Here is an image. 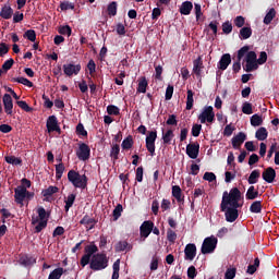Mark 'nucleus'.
Instances as JSON below:
<instances>
[{
    "label": "nucleus",
    "mask_w": 279,
    "mask_h": 279,
    "mask_svg": "<svg viewBox=\"0 0 279 279\" xmlns=\"http://www.w3.org/2000/svg\"><path fill=\"white\" fill-rule=\"evenodd\" d=\"M241 198L242 192L239 187H232L230 192H223L220 211H225L227 222H235L238 220L240 216L239 209L243 207L242 203H240Z\"/></svg>",
    "instance_id": "obj_1"
},
{
    "label": "nucleus",
    "mask_w": 279,
    "mask_h": 279,
    "mask_svg": "<svg viewBox=\"0 0 279 279\" xmlns=\"http://www.w3.org/2000/svg\"><path fill=\"white\" fill-rule=\"evenodd\" d=\"M68 181L72 183L74 187L86 190L88 185V177L86 174H80L76 170H69Z\"/></svg>",
    "instance_id": "obj_2"
},
{
    "label": "nucleus",
    "mask_w": 279,
    "mask_h": 279,
    "mask_svg": "<svg viewBox=\"0 0 279 279\" xmlns=\"http://www.w3.org/2000/svg\"><path fill=\"white\" fill-rule=\"evenodd\" d=\"M109 259L106 253H98L96 251L95 255H93L90 260V269L92 270H105L108 268Z\"/></svg>",
    "instance_id": "obj_3"
},
{
    "label": "nucleus",
    "mask_w": 279,
    "mask_h": 279,
    "mask_svg": "<svg viewBox=\"0 0 279 279\" xmlns=\"http://www.w3.org/2000/svg\"><path fill=\"white\" fill-rule=\"evenodd\" d=\"M85 253L84 255L81 257L80 264L83 268H85V266H88V264H92V259L95 255V253H97V251H99L98 246H96V244H87V246H85L84 248Z\"/></svg>",
    "instance_id": "obj_4"
},
{
    "label": "nucleus",
    "mask_w": 279,
    "mask_h": 279,
    "mask_svg": "<svg viewBox=\"0 0 279 279\" xmlns=\"http://www.w3.org/2000/svg\"><path fill=\"white\" fill-rule=\"evenodd\" d=\"M218 244V238L211 235L209 238H205L202 244V253L203 255H208L210 253H215Z\"/></svg>",
    "instance_id": "obj_5"
},
{
    "label": "nucleus",
    "mask_w": 279,
    "mask_h": 279,
    "mask_svg": "<svg viewBox=\"0 0 279 279\" xmlns=\"http://www.w3.org/2000/svg\"><path fill=\"white\" fill-rule=\"evenodd\" d=\"M92 156V149L88 144L82 143L78 145V149L76 150V157L80 161H88Z\"/></svg>",
    "instance_id": "obj_6"
},
{
    "label": "nucleus",
    "mask_w": 279,
    "mask_h": 279,
    "mask_svg": "<svg viewBox=\"0 0 279 279\" xmlns=\"http://www.w3.org/2000/svg\"><path fill=\"white\" fill-rule=\"evenodd\" d=\"M198 120L202 124H206V122L213 124V122H215L214 107H205V109H203V112L198 116Z\"/></svg>",
    "instance_id": "obj_7"
},
{
    "label": "nucleus",
    "mask_w": 279,
    "mask_h": 279,
    "mask_svg": "<svg viewBox=\"0 0 279 279\" xmlns=\"http://www.w3.org/2000/svg\"><path fill=\"white\" fill-rule=\"evenodd\" d=\"M157 137H158L157 131H149L146 137V148L151 157L155 156Z\"/></svg>",
    "instance_id": "obj_8"
},
{
    "label": "nucleus",
    "mask_w": 279,
    "mask_h": 279,
    "mask_svg": "<svg viewBox=\"0 0 279 279\" xmlns=\"http://www.w3.org/2000/svg\"><path fill=\"white\" fill-rule=\"evenodd\" d=\"M14 192H15L14 194L15 203H17V205H21L23 207L24 201L25 198H27V194H29L28 190H26V187H24L22 183V185H17V187H15Z\"/></svg>",
    "instance_id": "obj_9"
},
{
    "label": "nucleus",
    "mask_w": 279,
    "mask_h": 279,
    "mask_svg": "<svg viewBox=\"0 0 279 279\" xmlns=\"http://www.w3.org/2000/svg\"><path fill=\"white\" fill-rule=\"evenodd\" d=\"M154 229V222L151 220H145L140 227V235L144 240L148 238Z\"/></svg>",
    "instance_id": "obj_10"
},
{
    "label": "nucleus",
    "mask_w": 279,
    "mask_h": 279,
    "mask_svg": "<svg viewBox=\"0 0 279 279\" xmlns=\"http://www.w3.org/2000/svg\"><path fill=\"white\" fill-rule=\"evenodd\" d=\"M46 126H47L48 133H53L54 131L56 133H61V128L59 126L57 116H49L46 122Z\"/></svg>",
    "instance_id": "obj_11"
},
{
    "label": "nucleus",
    "mask_w": 279,
    "mask_h": 279,
    "mask_svg": "<svg viewBox=\"0 0 279 279\" xmlns=\"http://www.w3.org/2000/svg\"><path fill=\"white\" fill-rule=\"evenodd\" d=\"M2 102L4 105V112L7 116H12L13 114V98L11 94H4L2 98Z\"/></svg>",
    "instance_id": "obj_12"
},
{
    "label": "nucleus",
    "mask_w": 279,
    "mask_h": 279,
    "mask_svg": "<svg viewBox=\"0 0 279 279\" xmlns=\"http://www.w3.org/2000/svg\"><path fill=\"white\" fill-rule=\"evenodd\" d=\"M262 178L266 183H274L277 178V172L275 168H266V170L263 171Z\"/></svg>",
    "instance_id": "obj_13"
},
{
    "label": "nucleus",
    "mask_w": 279,
    "mask_h": 279,
    "mask_svg": "<svg viewBox=\"0 0 279 279\" xmlns=\"http://www.w3.org/2000/svg\"><path fill=\"white\" fill-rule=\"evenodd\" d=\"M247 135L245 133H238L232 140L231 144L235 150H240L242 144L246 142Z\"/></svg>",
    "instance_id": "obj_14"
},
{
    "label": "nucleus",
    "mask_w": 279,
    "mask_h": 279,
    "mask_svg": "<svg viewBox=\"0 0 279 279\" xmlns=\"http://www.w3.org/2000/svg\"><path fill=\"white\" fill-rule=\"evenodd\" d=\"M63 71L65 75H78L80 71H82V65L81 63H77V65L66 63V65H63Z\"/></svg>",
    "instance_id": "obj_15"
},
{
    "label": "nucleus",
    "mask_w": 279,
    "mask_h": 279,
    "mask_svg": "<svg viewBox=\"0 0 279 279\" xmlns=\"http://www.w3.org/2000/svg\"><path fill=\"white\" fill-rule=\"evenodd\" d=\"M185 259L193 262L197 255L196 244H186L184 248Z\"/></svg>",
    "instance_id": "obj_16"
},
{
    "label": "nucleus",
    "mask_w": 279,
    "mask_h": 279,
    "mask_svg": "<svg viewBox=\"0 0 279 279\" xmlns=\"http://www.w3.org/2000/svg\"><path fill=\"white\" fill-rule=\"evenodd\" d=\"M199 144H187L186 146V155L191 158V159H197L198 155H199Z\"/></svg>",
    "instance_id": "obj_17"
},
{
    "label": "nucleus",
    "mask_w": 279,
    "mask_h": 279,
    "mask_svg": "<svg viewBox=\"0 0 279 279\" xmlns=\"http://www.w3.org/2000/svg\"><path fill=\"white\" fill-rule=\"evenodd\" d=\"M32 225L35 226L34 233H41V231H44V229L47 227V222H43L39 216L32 217Z\"/></svg>",
    "instance_id": "obj_18"
},
{
    "label": "nucleus",
    "mask_w": 279,
    "mask_h": 279,
    "mask_svg": "<svg viewBox=\"0 0 279 279\" xmlns=\"http://www.w3.org/2000/svg\"><path fill=\"white\" fill-rule=\"evenodd\" d=\"M231 62H232L231 53H222L220 61H218V69H221V71H226V69H228Z\"/></svg>",
    "instance_id": "obj_19"
},
{
    "label": "nucleus",
    "mask_w": 279,
    "mask_h": 279,
    "mask_svg": "<svg viewBox=\"0 0 279 279\" xmlns=\"http://www.w3.org/2000/svg\"><path fill=\"white\" fill-rule=\"evenodd\" d=\"M193 72L197 77H201L202 71L204 69L202 56H198V58L193 61Z\"/></svg>",
    "instance_id": "obj_20"
},
{
    "label": "nucleus",
    "mask_w": 279,
    "mask_h": 279,
    "mask_svg": "<svg viewBox=\"0 0 279 279\" xmlns=\"http://www.w3.org/2000/svg\"><path fill=\"white\" fill-rule=\"evenodd\" d=\"M38 218L43 222H46V227H48L49 218L51 216V211H47L45 207H38L37 209Z\"/></svg>",
    "instance_id": "obj_21"
},
{
    "label": "nucleus",
    "mask_w": 279,
    "mask_h": 279,
    "mask_svg": "<svg viewBox=\"0 0 279 279\" xmlns=\"http://www.w3.org/2000/svg\"><path fill=\"white\" fill-rule=\"evenodd\" d=\"M268 131L265 126H262L259 129H257L256 133H255V138L258 140V142L264 143L267 138H268Z\"/></svg>",
    "instance_id": "obj_22"
},
{
    "label": "nucleus",
    "mask_w": 279,
    "mask_h": 279,
    "mask_svg": "<svg viewBox=\"0 0 279 279\" xmlns=\"http://www.w3.org/2000/svg\"><path fill=\"white\" fill-rule=\"evenodd\" d=\"M117 253H122L123 251H132L133 245L125 240L120 241L114 246Z\"/></svg>",
    "instance_id": "obj_23"
},
{
    "label": "nucleus",
    "mask_w": 279,
    "mask_h": 279,
    "mask_svg": "<svg viewBox=\"0 0 279 279\" xmlns=\"http://www.w3.org/2000/svg\"><path fill=\"white\" fill-rule=\"evenodd\" d=\"M121 153V146L120 144H117L113 140V143L111 145V150H110V157L113 161L119 160V155Z\"/></svg>",
    "instance_id": "obj_24"
},
{
    "label": "nucleus",
    "mask_w": 279,
    "mask_h": 279,
    "mask_svg": "<svg viewBox=\"0 0 279 279\" xmlns=\"http://www.w3.org/2000/svg\"><path fill=\"white\" fill-rule=\"evenodd\" d=\"M258 190H255V186L253 184H250V187L247 189L246 192V201H255L256 198H258Z\"/></svg>",
    "instance_id": "obj_25"
},
{
    "label": "nucleus",
    "mask_w": 279,
    "mask_h": 279,
    "mask_svg": "<svg viewBox=\"0 0 279 279\" xmlns=\"http://www.w3.org/2000/svg\"><path fill=\"white\" fill-rule=\"evenodd\" d=\"M260 179V170H253L247 179V183L255 186L256 183H258Z\"/></svg>",
    "instance_id": "obj_26"
},
{
    "label": "nucleus",
    "mask_w": 279,
    "mask_h": 279,
    "mask_svg": "<svg viewBox=\"0 0 279 279\" xmlns=\"http://www.w3.org/2000/svg\"><path fill=\"white\" fill-rule=\"evenodd\" d=\"M194 5L192 1H183V3L180 7V13L181 14H191Z\"/></svg>",
    "instance_id": "obj_27"
},
{
    "label": "nucleus",
    "mask_w": 279,
    "mask_h": 279,
    "mask_svg": "<svg viewBox=\"0 0 279 279\" xmlns=\"http://www.w3.org/2000/svg\"><path fill=\"white\" fill-rule=\"evenodd\" d=\"M172 196L177 199L178 203H182L184 201L180 185L172 186Z\"/></svg>",
    "instance_id": "obj_28"
},
{
    "label": "nucleus",
    "mask_w": 279,
    "mask_h": 279,
    "mask_svg": "<svg viewBox=\"0 0 279 279\" xmlns=\"http://www.w3.org/2000/svg\"><path fill=\"white\" fill-rule=\"evenodd\" d=\"M59 187L56 185H49L47 190H43L41 194L45 198H49L50 196H53V194H58Z\"/></svg>",
    "instance_id": "obj_29"
},
{
    "label": "nucleus",
    "mask_w": 279,
    "mask_h": 279,
    "mask_svg": "<svg viewBox=\"0 0 279 279\" xmlns=\"http://www.w3.org/2000/svg\"><path fill=\"white\" fill-rule=\"evenodd\" d=\"M13 14V8L11 5H3L0 10V16L2 19H11Z\"/></svg>",
    "instance_id": "obj_30"
},
{
    "label": "nucleus",
    "mask_w": 279,
    "mask_h": 279,
    "mask_svg": "<svg viewBox=\"0 0 279 279\" xmlns=\"http://www.w3.org/2000/svg\"><path fill=\"white\" fill-rule=\"evenodd\" d=\"M4 161L11 166H23V159L21 157L7 156L4 157Z\"/></svg>",
    "instance_id": "obj_31"
},
{
    "label": "nucleus",
    "mask_w": 279,
    "mask_h": 279,
    "mask_svg": "<svg viewBox=\"0 0 279 279\" xmlns=\"http://www.w3.org/2000/svg\"><path fill=\"white\" fill-rule=\"evenodd\" d=\"M20 264H22V266H33V264H36V259L29 255H22V257H20Z\"/></svg>",
    "instance_id": "obj_32"
},
{
    "label": "nucleus",
    "mask_w": 279,
    "mask_h": 279,
    "mask_svg": "<svg viewBox=\"0 0 279 279\" xmlns=\"http://www.w3.org/2000/svg\"><path fill=\"white\" fill-rule=\"evenodd\" d=\"M263 210V203L262 201H254L252 205L250 206V211L252 214H262Z\"/></svg>",
    "instance_id": "obj_33"
},
{
    "label": "nucleus",
    "mask_w": 279,
    "mask_h": 279,
    "mask_svg": "<svg viewBox=\"0 0 279 279\" xmlns=\"http://www.w3.org/2000/svg\"><path fill=\"white\" fill-rule=\"evenodd\" d=\"M112 270L113 272L111 279H119L121 270V259H116L112 266Z\"/></svg>",
    "instance_id": "obj_34"
},
{
    "label": "nucleus",
    "mask_w": 279,
    "mask_h": 279,
    "mask_svg": "<svg viewBox=\"0 0 279 279\" xmlns=\"http://www.w3.org/2000/svg\"><path fill=\"white\" fill-rule=\"evenodd\" d=\"M64 172H65V166H64L63 159H62L61 162L56 166V179H57V181H60V179H62Z\"/></svg>",
    "instance_id": "obj_35"
},
{
    "label": "nucleus",
    "mask_w": 279,
    "mask_h": 279,
    "mask_svg": "<svg viewBox=\"0 0 279 279\" xmlns=\"http://www.w3.org/2000/svg\"><path fill=\"white\" fill-rule=\"evenodd\" d=\"M276 14H277L276 8H270L264 16V23L266 25H269V23H271L272 19H275Z\"/></svg>",
    "instance_id": "obj_36"
},
{
    "label": "nucleus",
    "mask_w": 279,
    "mask_h": 279,
    "mask_svg": "<svg viewBox=\"0 0 279 279\" xmlns=\"http://www.w3.org/2000/svg\"><path fill=\"white\" fill-rule=\"evenodd\" d=\"M193 107H194V92H192V89H187L186 110L191 111Z\"/></svg>",
    "instance_id": "obj_37"
},
{
    "label": "nucleus",
    "mask_w": 279,
    "mask_h": 279,
    "mask_svg": "<svg viewBox=\"0 0 279 279\" xmlns=\"http://www.w3.org/2000/svg\"><path fill=\"white\" fill-rule=\"evenodd\" d=\"M252 34H253L252 27L242 25V28L240 29V38L241 39L250 38V36H252Z\"/></svg>",
    "instance_id": "obj_38"
},
{
    "label": "nucleus",
    "mask_w": 279,
    "mask_h": 279,
    "mask_svg": "<svg viewBox=\"0 0 279 279\" xmlns=\"http://www.w3.org/2000/svg\"><path fill=\"white\" fill-rule=\"evenodd\" d=\"M80 225H90L89 229H94L95 225H97V220L95 218H90V216L86 215L80 220Z\"/></svg>",
    "instance_id": "obj_39"
},
{
    "label": "nucleus",
    "mask_w": 279,
    "mask_h": 279,
    "mask_svg": "<svg viewBox=\"0 0 279 279\" xmlns=\"http://www.w3.org/2000/svg\"><path fill=\"white\" fill-rule=\"evenodd\" d=\"M134 146V141L132 135H129L128 137H125V140H123L122 142V149L123 150H131V148H133Z\"/></svg>",
    "instance_id": "obj_40"
},
{
    "label": "nucleus",
    "mask_w": 279,
    "mask_h": 279,
    "mask_svg": "<svg viewBox=\"0 0 279 279\" xmlns=\"http://www.w3.org/2000/svg\"><path fill=\"white\" fill-rule=\"evenodd\" d=\"M251 126H262L264 124V120L262 116H258V113H255L252 116L251 120Z\"/></svg>",
    "instance_id": "obj_41"
},
{
    "label": "nucleus",
    "mask_w": 279,
    "mask_h": 279,
    "mask_svg": "<svg viewBox=\"0 0 279 279\" xmlns=\"http://www.w3.org/2000/svg\"><path fill=\"white\" fill-rule=\"evenodd\" d=\"M75 201H76V194H69V196L65 201V205H64L65 211H70V209H71V207H73Z\"/></svg>",
    "instance_id": "obj_42"
},
{
    "label": "nucleus",
    "mask_w": 279,
    "mask_h": 279,
    "mask_svg": "<svg viewBox=\"0 0 279 279\" xmlns=\"http://www.w3.org/2000/svg\"><path fill=\"white\" fill-rule=\"evenodd\" d=\"M63 272H64V268H54V270H52L49 274L48 279H61Z\"/></svg>",
    "instance_id": "obj_43"
},
{
    "label": "nucleus",
    "mask_w": 279,
    "mask_h": 279,
    "mask_svg": "<svg viewBox=\"0 0 279 279\" xmlns=\"http://www.w3.org/2000/svg\"><path fill=\"white\" fill-rule=\"evenodd\" d=\"M147 86H148V81L146 76H143V78H141V81L138 82L137 93H146Z\"/></svg>",
    "instance_id": "obj_44"
},
{
    "label": "nucleus",
    "mask_w": 279,
    "mask_h": 279,
    "mask_svg": "<svg viewBox=\"0 0 279 279\" xmlns=\"http://www.w3.org/2000/svg\"><path fill=\"white\" fill-rule=\"evenodd\" d=\"M107 12L110 16H116L118 12V3L117 1H111V3L107 7Z\"/></svg>",
    "instance_id": "obj_45"
},
{
    "label": "nucleus",
    "mask_w": 279,
    "mask_h": 279,
    "mask_svg": "<svg viewBox=\"0 0 279 279\" xmlns=\"http://www.w3.org/2000/svg\"><path fill=\"white\" fill-rule=\"evenodd\" d=\"M16 105L17 107H20V109H22L23 111H26V113H33L34 111L33 107H29L26 100H20L19 102H16Z\"/></svg>",
    "instance_id": "obj_46"
},
{
    "label": "nucleus",
    "mask_w": 279,
    "mask_h": 279,
    "mask_svg": "<svg viewBox=\"0 0 279 279\" xmlns=\"http://www.w3.org/2000/svg\"><path fill=\"white\" fill-rule=\"evenodd\" d=\"M172 137H174V133L173 131L170 129L169 131H167L165 133V131L162 130V140H163V144H170Z\"/></svg>",
    "instance_id": "obj_47"
},
{
    "label": "nucleus",
    "mask_w": 279,
    "mask_h": 279,
    "mask_svg": "<svg viewBox=\"0 0 279 279\" xmlns=\"http://www.w3.org/2000/svg\"><path fill=\"white\" fill-rule=\"evenodd\" d=\"M76 135H78V137H88V133H87L84 124H82V123L77 124Z\"/></svg>",
    "instance_id": "obj_48"
},
{
    "label": "nucleus",
    "mask_w": 279,
    "mask_h": 279,
    "mask_svg": "<svg viewBox=\"0 0 279 279\" xmlns=\"http://www.w3.org/2000/svg\"><path fill=\"white\" fill-rule=\"evenodd\" d=\"M123 213V205L119 204L112 211L113 220H119L121 218V214Z\"/></svg>",
    "instance_id": "obj_49"
},
{
    "label": "nucleus",
    "mask_w": 279,
    "mask_h": 279,
    "mask_svg": "<svg viewBox=\"0 0 279 279\" xmlns=\"http://www.w3.org/2000/svg\"><path fill=\"white\" fill-rule=\"evenodd\" d=\"M24 38H28V40L34 43L37 38L36 29H26V32H24Z\"/></svg>",
    "instance_id": "obj_50"
},
{
    "label": "nucleus",
    "mask_w": 279,
    "mask_h": 279,
    "mask_svg": "<svg viewBox=\"0 0 279 279\" xmlns=\"http://www.w3.org/2000/svg\"><path fill=\"white\" fill-rule=\"evenodd\" d=\"M11 82H20V84H24V86H34V83L32 81H28V78H24V76H20V78H11Z\"/></svg>",
    "instance_id": "obj_51"
},
{
    "label": "nucleus",
    "mask_w": 279,
    "mask_h": 279,
    "mask_svg": "<svg viewBox=\"0 0 279 279\" xmlns=\"http://www.w3.org/2000/svg\"><path fill=\"white\" fill-rule=\"evenodd\" d=\"M242 113L246 116H252L253 105L251 102H244V105L242 106Z\"/></svg>",
    "instance_id": "obj_52"
},
{
    "label": "nucleus",
    "mask_w": 279,
    "mask_h": 279,
    "mask_svg": "<svg viewBox=\"0 0 279 279\" xmlns=\"http://www.w3.org/2000/svg\"><path fill=\"white\" fill-rule=\"evenodd\" d=\"M107 113H109V116H120L121 111L119 107H116L114 105H109L107 107Z\"/></svg>",
    "instance_id": "obj_53"
},
{
    "label": "nucleus",
    "mask_w": 279,
    "mask_h": 279,
    "mask_svg": "<svg viewBox=\"0 0 279 279\" xmlns=\"http://www.w3.org/2000/svg\"><path fill=\"white\" fill-rule=\"evenodd\" d=\"M245 71H247V73H251V71H255V69H258V63L257 61H246V65H245Z\"/></svg>",
    "instance_id": "obj_54"
},
{
    "label": "nucleus",
    "mask_w": 279,
    "mask_h": 279,
    "mask_svg": "<svg viewBox=\"0 0 279 279\" xmlns=\"http://www.w3.org/2000/svg\"><path fill=\"white\" fill-rule=\"evenodd\" d=\"M60 8L61 10H74L75 3H73L72 1H61Z\"/></svg>",
    "instance_id": "obj_55"
},
{
    "label": "nucleus",
    "mask_w": 279,
    "mask_h": 279,
    "mask_svg": "<svg viewBox=\"0 0 279 279\" xmlns=\"http://www.w3.org/2000/svg\"><path fill=\"white\" fill-rule=\"evenodd\" d=\"M202 123L201 124H193V129H192V135L193 137H199L201 133H202Z\"/></svg>",
    "instance_id": "obj_56"
},
{
    "label": "nucleus",
    "mask_w": 279,
    "mask_h": 279,
    "mask_svg": "<svg viewBox=\"0 0 279 279\" xmlns=\"http://www.w3.org/2000/svg\"><path fill=\"white\" fill-rule=\"evenodd\" d=\"M250 49V45H244L243 47H241L239 50H238V58L241 62L242 58L245 56V53H247Z\"/></svg>",
    "instance_id": "obj_57"
},
{
    "label": "nucleus",
    "mask_w": 279,
    "mask_h": 279,
    "mask_svg": "<svg viewBox=\"0 0 279 279\" xmlns=\"http://www.w3.org/2000/svg\"><path fill=\"white\" fill-rule=\"evenodd\" d=\"M236 275V268H227L225 272V279H234Z\"/></svg>",
    "instance_id": "obj_58"
},
{
    "label": "nucleus",
    "mask_w": 279,
    "mask_h": 279,
    "mask_svg": "<svg viewBox=\"0 0 279 279\" xmlns=\"http://www.w3.org/2000/svg\"><path fill=\"white\" fill-rule=\"evenodd\" d=\"M232 29H233V25L230 21H225V23H222V32H225V34H230Z\"/></svg>",
    "instance_id": "obj_59"
},
{
    "label": "nucleus",
    "mask_w": 279,
    "mask_h": 279,
    "mask_svg": "<svg viewBox=\"0 0 279 279\" xmlns=\"http://www.w3.org/2000/svg\"><path fill=\"white\" fill-rule=\"evenodd\" d=\"M59 32H60V34H68V36H71V34H72V27H71V25H61L60 27H59Z\"/></svg>",
    "instance_id": "obj_60"
},
{
    "label": "nucleus",
    "mask_w": 279,
    "mask_h": 279,
    "mask_svg": "<svg viewBox=\"0 0 279 279\" xmlns=\"http://www.w3.org/2000/svg\"><path fill=\"white\" fill-rule=\"evenodd\" d=\"M204 181H208L209 183H213L216 181L217 177L214 172H205L203 175Z\"/></svg>",
    "instance_id": "obj_61"
},
{
    "label": "nucleus",
    "mask_w": 279,
    "mask_h": 279,
    "mask_svg": "<svg viewBox=\"0 0 279 279\" xmlns=\"http://www.w3.org/2000/svg\"><path fill=\"white\" fill-rule=\"evenodd\" d=\"M14 64V59H8V61H4L2 69L4 71V73H8V71H10V69H12Z\"/></svg>",
    "instance_id": "obj_62"
},
{
    "label": "nucleus",
    "mask_w": 279,
    "mask_h": 279,
    "mask_svg": "<svg viewBox=\"0 0 279 279\" xmlns=\"http://www.w3.org/2000/svg\"><path fill=\"white\" fill-rule=\"evenodd\" d=\"M167 238H168L169 242H175L178 235H177L175 231H173L172 229H168Z\"/></svg>",
    "instance_id": "obj_63"
},
{
    "label": "nucleus",
    "mask_w": 279,
    "mask_h": 279,
    "mask_svg": "<svg viewBox=\"0 0 279 279\" xmlns=\"http://www.w3.org/2000/svg\"><path fill=\"white\" fill-rule=\"evenodd\" d=\"M187 277L189 279H195V277H197V270L195 266H190V268H187Z\"/></svg>",
    "instance_id": "obj_64"
}]
</instances>
